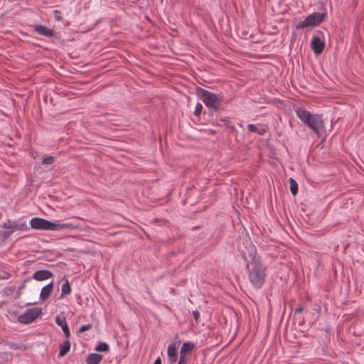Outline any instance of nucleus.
<instances>
[{
    "label": "nucleus",
    "mask_w": 364,
    "mask_h": 364,
    "mask_svg": "<svg viewBox=\"0 0 364 364\" xmlns=\"http://www.w3.org/2000/svg\"><path fill=\"white\" fill-rule=\"evenodd\" d=\"M255 251L254 247H252L250 250V256L252 258L251 262H248L245 255H243V258L247 262L249 279L252 285L256 289H260L265 282L266 268L262 262L255 255H253Z\"/></svg>",
    "instance_id": "f257e3e1"
},
{
    "label": "nucleus",
    "mask_w": 364,
    "mask_h": 364,
    "mask_svg": "<svg viewBox=\"0 0 364 364\" xmlns=\"http://www.w3.org/2000/svg\"><path fill=\"white\" fill-rule=\"evenodd\" d=\"M298 118L316 134L324 131V122L322 116L317 114H311L308 110L298 107L295 109Z\"/></svg>",
    "instance_id": "f03ea898"
},
{
    "label": "nucleus",
    "mask_w": 364,
    "mask_h": 364,
    "mask_svg": "<svg viewBox=\"0 0 364 364\" xmlns=\"http://www.w3.org/2000/svg\"><path fill=\"white\" fill-rule=\"evenodd\" d=\"M29 224L34 230L60 231L63 230H72L75 226L68 223L51 222L41 218H33Z\"/></svg>",
    "instance_id": "7ed1b4c3"
},
{
    "label": "nucleus",
    "mask_w": 364,
    "mask_h": 364,
    "mask_svg": "<svg viewBox=\"0 0 364 364\" xmlns=\"http://www.w3.org/2000/svg\"><path fill=\"white\" fill-rule=\"evenodd\" d=\"M197 94L205 106L210 109L215 110L221 103V97L214 92L200 88L197 90Z\"/></svg>",
    "instance_id": "20e7f679"
},
{
    "label": "nucleus",
    "mask_w": 364,
    "mask_h": 364,
    "mask_svg": "<svg viewBox=\"0 0 364 364\" xmlns=\"http://www.w3.org/2000/svg\"><path fill=\"white\" fill-rule=\"evenodd\" d=\"M326 14L314 12L309 14L304 21L296 25V29H303L307 27H315L321 23L325 18Z\"/></svg>",
    "instance_id": "39448f33"
},
{
    "label": "nucleus",
    "mask_w": 364,
    "mask_h": 364,
    "mask_svg": "<svg viewBox=\"0 0 364 364\" xmlns=\"http://www.w3.org/2000/svg\"><path fill=\"white\" fill-rule=\"evenodd\" d=\"M42 314V309L34 307L27 309L23 314L18 317V321L23 324H28L33 322L40 315Z\"/></svg>",
    "instance_id": "423d86ee"
},
{
    "label": "nucleus",
    "mask_w": 364,
    "mask_h": 364,
    "mask_svg": "<svg viewBox=\"0 0 364 364\" xmlns=\"http://www.w3.org/2000/svg\"><path fill=\"white\" fill-rule=\"evenodd\" d=\"M311 48L316 55L321 54L325 48L324 35L321 31H318L317 34L314 36L311 41Z\"/></svg>",
    "instance_id": "0eeeda50"
},
{
    "label": "nucleus",
    "mask_w": 364,
    "mask_h": 364,
    "mask_svg": "<svg viewBox=\"0 0 364 364\" xmlns=\"http://www.w3.org/2000/svg\"><path fill=\"white\" fill-rule=\"evenodd\" d=\"M3 228L11 230L10 233L15 230L26 231L28 229L26 222L21 220L11 221L10 220H8L3 224Z\"/></svg>",
    "instance_id": "6e6552de"
},
{
    "label": "nucleus",
    "mask_w": 364,
    "mask_h": 364,
    "mask_svg": "<svg viewBox=\"0 0 364 364\" xmlns=\"http://www.w3.org/2000/svg\"><path fill=\"white\" fill-rule=\"evenodd\" d=\"M53 274L50 270H38L33 274V279L36 281H43L53 277Z\"/></svg>",
    "instance_id": "1a4fd4ad"
},
{
    "label": "nucleus",
    "mask_w": 364,
    "mask_h": 364,
    "mask_svg": "<svg viewBox=\"0 0 364 364\" xmlns=\"http://www.w3.org/2000/svg\"><path fill=\"white\" fill-rule=\"evenodd\" d=\"M34 30L37 33L46 37H53L54 35L53 31L46 26L36 25Z\"/></svg>",
    "instance_id": "9d476101"
},
{
    "label": "nucleus",
    "mask_w": 364,
    "mask_h": 364,
    "mask_svg": "<svg viewBox=\"0 0 364 364\" xmlns=\"http://www.w3.org/2000/svg\"><path fill=\"white\" fill-rule=\"evenodd\" d=\"M55 321L56 324L62 328V331L64 333L65 337L69 338L70 336V333L65 318H60V316H56Z\"/></svg>",
    "instance_id": "9b49d317"
},
{
    "label": "nucleus",
    "mask_w": 364,
    "mask_h": 364,
    "mask_svg": "<svg viewBox=\"0 0 364 364\" xmlns=\"http://www.w3.org/2000/svg\"><path fill=\"white\" fill-rule=\"evenodd\" d=\"M53 282H51L41 289L40 299L42 301L46 300L50 296L53 289Z\"/></svg>",
    "instance_id": "f8f14e48"
},
{
    "label": "nucleus",
    "mask_w": 364,
    "mask_h": 364,
    "mask_svg": "<svg viewBox=\"0 0 364 364\" xmlns=\"http://www.w3.org/2000/svg\"><path fill=\"white\" fill-rule=\"evenodd\" d=\"M167 353L168 356V360L171 363H176L177 361L178 355L176 348L174 343H171L168 346Z\"/></svg>",
    "instance_id": "ddd939ff"
},
{
    "label": "nucleus",
    "mask_w": 364,
    "mask_h": 364,
    "mask_svg": "<svg viewBox=\"0 0 364 364\" xmlns=\"http://www.w3.org/2000/svg\"><path fill=\"white\" fill-rule=\"evenodd\" d=\"M103 356L97 353H90L87 355L85 362L87 364H100Z\"/></svg>",
    "instance_id": "4468645a"
},
{
    "label": "nucleus",
    "mask_w": 364,
    "mask_h": 364,
    "mask_svg": "<svg viewBox=\"0 0 364 364\" xmlns=\"http://www.w3.org/2000/svg\"><path fill=\"white\" fill-rule=\"evenodd\" d=\"M247 129L250 132L257 133L260 135H263L267 132V129L264 127L252 124H247Z\"/></svg>",
    "instance_id": "2eb2a0df"
},
{
    "label": "nucleus",
    "mask_w": 364,
    "mask_h": 364,
    "mask_svg": "<svg viewBox=\"0 0 364 364\" xmlns=\"http://www.w3.org/2000/svg\"><path fill=\"white\" fill-rule=\"evenodd\" d=\"M194 348V344L191 342H185L183 343L181 350L180 355H185L186 353H190L193 350Z\"/></svg>",
    "instance_id": "dca6fc26"
},
{
    "label": "nucleus",
    "mask_w": 364,
    "mask_h": 364,
    "mask_svg": "<svg viewBox=\"0 0 364 364\" xmlns=\"http://www.w3.org/2000/svg\"><path fill=\"white\" fill-rule=\"evenodd\" d=\"M71 287L68 279H65L64 283L61 286V295L60 298H63L65 295L70 294L71 293Z\"/></svg>",
    "instance_id": "f3484780"
},
{
    "label": "nucleus",
    "mask_w": 364,
    "mask_h": 364,
    "mask_svg": "<svg viewBox=\"0 0 364 364\" xmlns=\"http://www.w3.org/2000/svg\"><path fill=\"white\" fill-rule=\"evenodd\" d=\"M70 348V343L68 341H65L63 345L60 346L59 351V356L63 357L65 356Z\"/></svg>",
    "instance_id": "a211bd4d"
},
{
    "label": "nucleus",
    "mask_w": 364,
    "mask_h": 364,
    "mask_svg": "<svg viewBox=\"0 0 364 364\" xmlns=\"http://www.w3.org/2000/svg\"><path fill=\"white\" fill-rule=\"evenodd\" d=\"M290 185V191L293 196H296L298 193V184L296 181L293 178H289V180Z\"/></svg>",
    "instance_id": "6ab92c4d"
},
{
    "label": "nucleus",
    "mask_w": 364,
    "mask_h": 364,
    "mask_svg": "<svg viewBox=\"0 0 364 364\" xmlns=\"http://www.w3.org/2000/svg\"><path fill=\"white\" fill-rule=\"evenodd\" d=\"M109 345L107 343H100L95 348L97 352H107L109 350Z\"/></svg>",
    "instance_id": "aec40b11"
},
{
    "label": "nucleus",
    "mask_w": 364,
    "mask_h": 364,
    "mask_svg": "<svg viewBox=\"0 0 364 364\" xmlns=\"http://www.w3.org/2000/svg\"><path fill=\"white\" fill-rule=\"evenodd\" d=\"M203 109V106L200 103H197L195 107V110L193 112L194 115L198 116L200 114Z\"/></svg>",
    "instance_id": "412c9836"
},
{
    "label": "nucleus",
    "mask_w": 364,
    "mask_h": 364,
    "mask_svg": "<svg viewBox=\"0 0 364 364\" xmlns=\"http://www.w3.org/2000/svg\"><path fill=\"white\" fill-rule=\"evenodd\" d=\"M53 161H54V158L53 156H48L43 159L42 164L50 165L53 163Z\"/></svg>",
    "instance_id": "4be33fe9"
},
{
    "label": "nucleus",
    "mask_w": 364,
    "mask_h": 364,
    "mask_svg": "<svg viewBox=\"0 0 364 364\" xmlns=\"http://www.w3.org/2000/svg\"><path fill=\"white\" fill-rule=\"evenodd\" d=\"M177 364H187L186 356L180 355L179 361Z\"/></svg>",
    "instance_id": "5701e85b"
},
{
    "label": "nucleus",
    "mask_w": 364,
    "mask_h": 364,
    "mask_svg": "<svg viewBox=\"0 0 364 364\" xmlns=\"http://www.w3.org/2000/svg\"><path fill=\"white\" fill-rule=\"evenodd\" d=\"M91 328V326L87 324V325H83L80 328V332H85V331H88L89 329H90Z\"/></svg>",
    "instance_id": "b1692460"
},
{
    "label": "nucleus",
    "mask_w": 364,
    "mask_h": 364,
    "mask_svg": "<svg viewBox=\"0 0 364 364\" xmlns=\"http://www.w3.org/2000/svg\"><path fill=\"white\" fill-rule=\"evenodd\" d=\"M193 316L196 322L198 321L200 318V313L198 311H193Z\"/></svg>",
    "instance_id": "393cba45"
},
{
    "label": "nucleus",
    "mask_w": 364,
    "mask_h": 364,
    "mask_svg": "<svg viewBox=\"0 0 364 364\" xmlns=\"http://www.w3.org/2000/svg\"><path fill=\"white\" fill-rule=\"evenodd\" d=\"M303 311V307L299 306L295 309V313H301Z\"/></svg>",
    "instance_id": "a878e982"
},
{
    "label": "nucleus",
    "mask_w": 364,
    "mask_h": 364,
    "mask_svg": "<svg viewBox=\"0 0 364 364\" xmlns=\"http://www.w3.org/2000/svg\"><path fill=\"white\" fill-rule=\"evenodd\" d=\"M154 364H161V360L160 359V358H158L155 360Z\"/></svg>",
    "instance_id": "bb28decb"
}]
</instances>
